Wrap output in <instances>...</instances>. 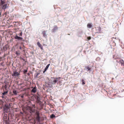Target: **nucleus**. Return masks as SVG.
Instances as JSON below:
<instances>
[{"instance_id":"obj_1","label":"nucleus","mask_w":124,"mask_h":124,"mask_svg":"<svg viewBox=\"0 0 124 124\" xmlns=\"http://www.w3.org/2000/svg\"><path fill=\"white\" fill-rule=\"evenodd\" d=\"M60 77H58L57 78L53 77L52 78L51 80V83L53 85H55L56 83H57L58 81L61 79Z\"/></svg>"},{"instance_id":"obj_2","label":"nucleus","mask_w":124,"mask_h":124,"mask_svg":"<svg viewBox=\"0 0 124 124\" xmlns=\"http://www.w3.org/2000/svg\"><path fill=\"white\" fill-rule=\"evenodd\" d=\"M10 107V104L8 105L7 104H5L3 108V111L7 112H8Z\"/></svg>"},{"instance_id":"obj_3","label":"nucleus","mask_w":124,"mask_h":124,"mask_svg":"<svg viewBox=\"0 0 124 124\" xmlns=\"http://www.w3.org/2000/svg\"><path fill=\"white\" fill-rule=\"evenodd\" d=\"M96 31H97L96 33H101V27L100 26H97L95 27Z\"/></svg>"},{"instance_id":"obj_4","label":"nucleus","mask_w":124,"mask_h":124,"mask_svg":"<svg viewBox=\"0 0 124 124\" xmlns=\"http://www.w3.org/2000/svg\"><path fill=\"white\" fill-rule=\"evenodd\" d=\"M40 95H36L35 97V98L36 100V102L37 103H39L41 102L40 98Z\"/></svg>"},{"instance_id":"obj_5","label":"nucleus","mask_w":124,"mask_h":124,"mask_svg":"<svg viewBox=\"0 0 124 124\" xmlns=\"http://www.w3.org/2000/svg\"><path fill=\"white\" fill-rule=\"evenodd\" d=\"M20 75V73L15 71L14 72L13 74H12V76L13 77L14 76L18 77Z\"/></svg>"},{"instance_id":"obj_6","label":"nucleus","mask_w":124,"mask_h":124,"mask_svg":"<svg viewBox=\"0 0 124 124\" xmlns=\"http://www.w3.org/2000/svg\"><path fill=\"white\" fill-rule=\"evenodd\" d=\"M85 69L87 71H91L92 70V67H90L89 66H86L85 68Z\"/></svg>"},{"instance_id":"obj_7","label":"nucleus","mask_w":124,"mask_h":124,"mask_svg":"<svg viewBox=\"0 0 124 124\" xmlns=\"http://www.w3.org/2000/svg\"><path fill=\"white\" fill-rule=\"evenodd\" d=\"M14 38L16 39H18V40L22 41L23 40V38L22 37L18 36H17L14 37Z\"/></svg>"},{"instance_id":"obj_8","label":"nucleus","mask_w":124,"mask_h":124,"mask_svg":"<svg viewBox=\"0 0 124 124\" xmlns=\"http://www.w3.org/2000/svg\"><path fill=\"white\" fill-rule=\"evenodd\" d=\"M46 31H44L42 32V34L43 36L45 38H46L47 36V35L46 34Z\"/></svg>"},{"instance_id":"obj_9","label":"nucleus","mask_w":124,"mask_h":124,"mask_svg":"<svg viewBox=\"0 0 124 124\" xmlns=\"http://www.w3.org/2000/svg\"><path fill=\"white\" fill-rule=\"evenodd\" d=\"M37 44L38 46L41 49L43 50V47L42 46V45L39 42H37Z\"/></svg>"},{"instance_id":"obj_10","label":"nucleus","mask_w":124,"mask_h":124,"mask_svg":"<svg viewBox=\"0 0 124 124\" xmlns=\"http://www.w3.org/2000/svg\"><path fill=\"white\" fill-rule=\"evenodd\" d=\"M92 23H88L87 25V27L89 28H90L92 27Z\"/></svg>"},{"instance_id":"obj_11","label":"nucleus","mask_w":124,"mask_h":124,"mask_svg":"<svg viewBox=\"0 0 124 124\" xmlns=\"http://www.w3.org/2000/svg\"><path fill=\"white\" fill-rule=\"evenodd\" d=\"M58 29V27H56V26H55L54 28L52 30V31L53 32H55Z\"/></svg>"},{"instance_id":"obj_12","label":"nucleus","mask_w":124,"mask_h":124,"mask_svg":"<svg viewBox=\"0 0 124 124\" xmlns=\"http://www.w3.org/2000/svg\"><path fill=\"white\" fill-rule=\"evenodd\" d=\"M2 8L3 9H4L5 10V9L6 8H7L8 6H7V4H5L4 5H3V6H2Z\"/></svg>"},{"instance_id":"obj_13","label":"nucleus","mask_w":124,"mask_h":124,"mask_svg":"<svg viewBox=\"0 0 124 124\" xmlns=\"http://www.w3.org/2000/svg\"><path fill=\"white\" fill-rule=\"evenodd\" d=\"M37 91L35 87L33 88L31 90V92L34 93H35Z\"/></svg>"},{"instance_id":"obj_14","label":"nucleus","mask_w":124,"mask_h":124,"mask_svg":"<svg viewBox=\"0 0 124 124\" xmlns=\"http://www.w3.org/2000/svg\"><path fill=\"white\" fill-rule=\"evenodd\" d=\"M30 110L31 111V112H35V109L34 108H33L31 107L30 108Z\"/></svg>"},{"instance_id":"obj_15","label":"nucleus","mask_w":124,"mask_h":124,"mask_svg":"<svg viewBox=\"0 0 124 124\" xmlns=\"http://www.w3.org/2000/svg\"><path fill=\"white\" fill-rule=\"evenodd\" d=\"M3 120L5 121H7V116H3Z\"/></svg>"},{"instance_id":"obj_16","label":"nucleus","mask_w":124,"mask_h":124,"mask_svg":"<svg viewBox=\"0 0 124 124\" xmlns=\"http://www.w3.org/2000/svg\"><path fill=\"white\" fill-rule=\"evenodd\" d=\"M5 2L4 1V0H3V1H1L0 3V5L1 6H2L5 3Z\"/></svg>"},{"instance_id":"obj_17","label":"nucleus","mask_w":124,"mask_h":124,"mask_svg":"<svg viewBox=\"0 0 124 124\" xmlns=\"http://www.w3.org/2000/svg\"><path fill=\"white\" fill-rule=\"evenodd\" d=\"M13 93L15 95H16L18 92L15 90H14L13 91Z\"/></svg>"},{"instance_id":"obj_18","label":"nucleus","mask_w":124,"mask_h":124,"mask_svg":"<svg viewBox=\"0 0 124 124\" xmlns=\"http://www.w3.org/2000/svg\"><path fill=\"white\" fill-rule=\"evenodd\" d=\"M3 49L4 50H7V45H5L3 47Z\"/></svg>"},{"instance_id":"obj_19","label":"nucleus","mask_w":124,"mask_h":124,"mask_svg":"<svg viewBox=\"0 0 124 124\" xmlns=\"http://www.w3.org/2000/svg\"><path fill=\"white\" fill-rule=\"evenodd\" d=\"M119 62L120 63H121V65H122V64L124 63V61H123L122 60H120Z\"/></svg>"},{"instance_id":"obj_20","label":"nucleus","mask_w":124,"mask_h":124,"mask_svg":"<svg viewBox=\"0 0 124 124\" xmlns=\"http://www.w3.org/2000/svg\"><path fill=\"white\" fill-rule=\"evenodd\" d=\"M40 118V117L39 116H37V117H36V119L38 121H39Z\"/></svg>"},{"instance_id":"obj_21","label":"nucleus","mask_w":124,"mask_h":124,"mask_svg":"<svg viewBox=\"0 0 124 124\" xmlns=\"http://www.w3.org/2000/svg\"><path fill=\"white\" fill-rule=\"evenodd\" d=\"M50 65V64H48L46 67V68L45 69L46 70L48 69V68L49 67V66Z\"/></svg>"},{"instance_id":"obj_22","label":"nucleus","mask_w":124,"mask_h":124,"mask_svg":"<svg viewBox=\"0 0 124 124\" xmlns=\"http://www.w3.org/2000/svg\"><path fill=\"white\" fill-rule=\"evenodd\" d=\"M36 114L37 115V116H39V111H37L36 112Z\"/></svg>"},{"instance_id":"obj_23","label":"nucleus","mask_w":124,"mask_h":124,"mask_svg":"<svg viewBox=\"0 0 124 124\" xmlns=\"http://www.w3.org/2000/svg\"><path fill=\"white\" fill-rule=\"evenodd\" d=\"M8 93V91H5V92H4L3 93H2V94L3 95H4L5 94H7V93Z\"/></svg>"},{"instance_id":"obj_24","label":"nucleus","mask_w":124,"mask_h":124,"mask_svg":"<svg viewBox=\"0 0 124 124\" xmlns=\"http://www.w3.org/2000/svg\"><path fill=\"white\" fill-rule=\"evenodd\" d=\"M16 54L17 55H20V53L18 52L17 51L16 52Z\"/></svg>"},{"instance_id":"obj_25","label":"nucleus","mask_w":124,"mask_h":124,"mask_svg":"<svg viewBox=\"0 0 124 124\" xmlns=\"http://www.w3.org/2000/svg\"><path fill=\"white\" fill-rule=\"evenodd\" d=\"M82 84L83 85H84L85 84V83L84 82V81L83 80V79H82Z\"/></svg>"},{"instance_id":"obj_26","label":"nucleus","mask_w":124,"mask_h":124,"mask_svg":"<svg viewBox=\"0 0 124 124\" xmlns=\"http://www.w3.org/2000/svg\"><path fill=\"white\" fill-rule=\"evenodd\" d=\"M55 116L54 115V114H53L51 115V117L53 118V117H54Z\"/></svg>"},{"instance_id":"obj_27","label":"nucleus","mask_w":124,"mask_h":124,"mask_svg":"<svg viewBox=\"0 0 124 124\" xmlns=\"http://www.w3.org/2000/svg\"><path fill=\"white\" fill-rule=\"evenodd\" d=\"M21 96V97L22 98H23L24 97V94H23L22 95H19V96Z\"/></svg>"},{"instance_id":"obj_28","label":"nucleus","mask_w":124,"mask_h":124,"mask_svg":"<svg viewBox=\"0 0 124 124\" xmlns=\"http://www.w3.org/2000/svg\"><path fill=\"white\" fill-rule=\"evenodd\" d=\"M87 39L88 40H90L91 39V37H87Z\"/></svg>"},{"instance_id":"obj_29","label":"nucleus","mask_w":124,"mask_h":124,"mask_svg":"<svg viewBox=\"0 0 124 124\" xmlns=\"http://www.w3.org/2000/svg\"><path fill=\"white\" fill-rule=\"evenodd\" d=\"M4 87L5 89H6V88H7V86H6V85H5V86H3Z\"/></svg>"},{"instance_id":"obj_30","label":"nucleus","mask_w":124,"mask_h":124,"mask_svg":"<svg viewBox=\"0 0 124 124\" xmlns=\"http://www.w3.org/2000/svg\"><path fill=\"white\" fill-rule=\"evenodd\" d=\"M24 73H25L27 72V70H24Z\"/></svg>"},{"instance_id":"obj_31","label":"nucleus","mask_w":124,"mask_h":124,"mask_svg":"<svg viewBox=\"0 0 124 124\" xmlns=\"http://www.w3.org/2000/svg\"><path fill=\"white\" fill-rule=\"evenodd\" d=\"M19 36H22V33L21 32L20 34H19Z\"/></svg>"},{"instance_id":"obj_32","label":"nucleus","mask_w":124,"mask_h":124,"mask_svg":"<svg viewBox=\"0 0 124 124\" xmlns=\"http://www.w3.org/2000/svg\"><path fill=\"white\" fill-rule=\"evenodd\" d=\"M5 124H8V123L7 121H5Z\"/></svg>"},{"instance_id":"obj_33","label":"nucleus","mask_w":124,"mask_h":124,"mask_svg":"<svg viewBox=\"0 0 124 124\" xmlns=\"http://www.w3.org/2000/svg\"><path fill=\"white\" fill-rule=\"evenodd\" d=\"M46 70L45 69L43 71V73H44L46 71Z\"/></svg>"},{"instance_id":"obj_34","label":"nucleus","mask_w":124,"mask_h":124,"mask_svg":"<svg viewBox=\"0 0 124 124\" xmlns=\"http://www.w3.org/2000/svg\"><path fill=\"white\" fill-rule=\"evenodd\" d=\"M33 108H34L35 109V106L34 105H33Z\"/></svg>"},{"instance_id":"obj_35","label":"nucleus","mask_w":124,"mask_h":124,"mask_svg":"<svg viewBox=\"0 0 124 124\" xmlns=\"http://www.w3.org/2000/svg\"><path fill=\"white\" fill-rule=\"evenodd\" d=\"M39 74V73H37V75H36V76H37H37H38V75Z\"/></svg>"},{"instance_id":"obj_36","label":"nucleus","mask_w":124,"mask_h":124,"mask_svg":"<svg viewBox=\"0 0 124 124\" xmlns=\"http://www.w3.org/2000/svg\"><path fill=\"white\" fill-rule=\"evenodd\" d=\"M19 49H22V47H21V46H20V47H19Z\"/></svg>"},{"instance_id":"obj_37","label":"nucleus","mask_w":124,"mask_h":124,"mask_svg":"<svg viewBox=\"0 0 124 124\" xmlns=\"http://www.w3.org/2000/svg\"><path fill=\"white\" fill-rule=\"evenodd\" d=\"M18 23V22H13V23Z\"/></svg>"},{"instance_id":"obj_38","label":"nucleus","mask_w":124,"mask_h":124,"mask_svg":"<svg viewBox=\"0 0 124 124\" xmlns=\"http://www.w3.org/2000/svg\"><path fill=\"white\" fill-rule=\"evenodd\" d=\"M122 66H124V63H123V64H122V65H121Z\"/></svg>"},{"instance_id":"obj_39","label":"nucleus","mask_w":124,"mask_h":124,"mask_svg":"<svg viewBox=\"0 0 124 124\" xmlns=\"http://www.w3.org/2000/svg\"><path fill=\"white\" fill-rule=\"evenodd\" d=\"M4 96L3 95V96H2V98H4Z\"/></svg>"},{"instance_id":"obj_40","label":"nucleus","mask_w":124,"mask_h":124,"mask_svg":"<svg viewBox=\"0 0 124 124\" xmlns=\"http://www.w3.org/2000/svg\"><path fill=\"white\" fill-rule=\"evenodd\" d=\"M1 0V1L2 0V1L3 0Z\"/></svg>"},{"instance_id":"obj_41","label":"nucleus","mask_w":124,"mask_h":124,"mask_svg":"<svg viewBox=\"0 0 124 124\" xmlns=\"http://www.w3.org/2000/svg\"><path fill=\"white\" fill-rule=\"evenodd\" d=\"M0 15H1V13H0Z\"/></svg>"},{"instance_id":"obj_42","label":"nucleus","mask_w":124,"mask_h":124,"mask_svg":"<svg viewBox=\"0 0 124 124\" xmlns=\"http://www.w3.org/2000/svg\"><path fill=\"white\" fill-rule=\"evenodd\" d=\"M60 81H60L59 82H60Z\"/></svg>"}]
</instances>
